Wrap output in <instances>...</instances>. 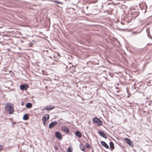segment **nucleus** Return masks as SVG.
Masks as SVG:
<instances>
[{
    "label": "nucleus",
    "mask_w": 152,
    "mask_h": 152,
    "mask_svg": "<svg viewBox=\"0 0 152 152\" xmlns=\"http://www.w3.org/2000/svg\"><path fill=\"white\" fill-rule=\"evenodd\" d=\"M5 107L6 110L8 111L10 114H12L14 113V107L13 104L10 103L6 104Z\"/></svg>",
    "instance_id": "nucleus-1"
},
{
    "label": "nucleus",
    "mask_w": 152,
    "mask_h": 152,
    "mask_svg": "<svg viewBox=\"0 0 152 152\" xmlns=\"http://www.w3.org/2000/svg\"><path fill=\"white\" fill-rule=\"evenodd\" d=\"M93 122L97 123L98 125H101L102 124V121L98 118L94 117L93 119Z\"/></svg>",
    "instance_id": "nucleus-2"
},
{
    "label": "nucleus",
    "mask_w": 152,
    "mask_h": 152,
    "mask_svg": "<svg viewBox=\"0 0 152 152\" xmlns=\"http://www.w3.org/2000/svg\"><path fill=\"white\" fill-rule=\"evenodd\" d=\"M124 140L131 147L134 146V144L132 143V141L130 140L129 138H124Z\"/></svg>",
    "instance_id": "nucleus-3"
},
{
    "label": "nucleus",
    "mask_w": 152,
    "mask_h": 152,
    "mask_svg": "<svg viewBox=\"0 0 152 152\" xmlns=\"http://www.w3.org/2000/svg\"><path fill=\"white\" fill-rule=\"evenodd\" d=\"M55 136L56 138L59 140H61L62 139V135L60 132H56L55 133Z\"/></svg>",
    "instance_id": "nucleus-4"
},
{
    "label": "nucleus",
    "mask_w": 152,
    "mask_h": 152,
    "mask_svg": "<svg viewBox=\"0 0 152 152\" xmlns=\"http://www.w3.org/2000/svg\"><path fill=\"white\" fill-rule=\"evenodd\" d=\"M57 124V121H53L51 122V123H50L49 124V127L50 128H53V127L56 125Z\"/></svg>",
    "instance_id": "nucleus-5"
},
{
    "label": "nucleus",
    "mask_w": 152,
    "mask_h": 152,
    "mask_svg": "<svg viewBox=\"0 0 152 152\" xmlns=\"http://www.w3.org/2000/svg\"><path fill=\"white\" fill-rule=\"evenodd\" d=\"M47 115L48 116V117L47 118L45 116L43 117V118H42V121H43V124L45 126L46 125V121L47 119H48L49 118V115L48 114Z\"/></svg>",
    "instance_id": "nucleus-6"
},
{
    "label": "nucleus",
    "mask_w": 152,
    "mask_h": 152,
    "mask_svg": "<svg viewBox=\"0 0 152 152\" xmlns=\"http://www.w3.org/2000/svg\"><path fill=\"white\" fill-rule=\"evenodd\" d=\"M28 86L27 85H22L20 86V88L22 90H26L27 89Z\"/></svg>",
    "instance_id": "nucleus-7"
},
{
    "label": "nucleus",
    "mask_w": 152,
    "mask_h": 152,
    "mask_svg": "<svg viewBox=\"0 0 152 152\" xmlns=\"http://www.w3.org/2000/svg\"><path fill=\"white\" fill-rule=\"evenodd\" d=\"M98 132L99 135L102 137H103L107 138V135L104 133V132H102V131H99Z\"/></svg>",
    "instance_id": "nucleus-8"
},
{
    "label": "nucleus",
    "mask_w": 152,
    "mask_h": 152,
    "mask_svg": "<svg viewBox=\"0 0 152 152\" xmlns=\"http://www.w3.org/2000/svg\"><path fill=\"white\" fill-rule=\"evenodd\" d=\"M61 129L62 130L65 131L67 133L69 132V129L68 128L66 127L65 126H62Z\"/></svg>",
    "instance_id": "nucleus-9"
},
{
    "label": "nucleus",
    "mask_w": 152,
    "mask_h": 152,
    "mask_svg": "<svg viewBox=\"0 0 152 152\" xmlns=\"http://www.w3.org/2000/svg\"><path fill=\"white\" fill-rule=\"evenodd\" d=\"M101 144L103 145L104 147H105V148H109V146L104 141H101Z\"/></svg>",
    "instance_id": "nucleus-10"
},
{
    "label": "nucleus",
    "mask_w": 152,
    "mask_h": 152,
    "mask_svg": "<svg viewBox=\"0 0 152 152\" xmlns=\"http://www.w3.org/2000/svg\"><path fill=\"white\" fill-rule=\"evenodd\" d=\"M54 107V106L49 105L46 107L45 109L47 110H53Z\"/></svg>",
    "instance_id": "nucleus-11"
},
{
    "label": "nucleus",
    "mask_w": 152,
    "mask_h": 152,
    "mask_svg": "<svg viewBox=\"0 0 152 152\" xmlns=\"http://www.w3.org/2000/svg\"><path fill=\"white\" fill-rule=\"evenodd\" d=\"M75 134L78 137H81L82 136L81 134L78 131H76Z\"/></svg>",
    "instance_id": "nucleus-12"
},
{
    "label": "nucleus",
    "mask_w": 152,
    "mask_h": 152,
    "mask_svg": "<svg viewBox=\"0 0 152 152\" xmlns=\"http://www.w3.org/2000/svg\"><path fill=\"white\" fill-rule=\"evenodd\" d=\"M32 106V104L31 103H27L26 104V107L28 108H30Z\"/></svg>",
    "instance_id": "nucleus-13"
},
{
    "label": "nucleus",
    "mask_w": 152,
    "mask_h": 152,
    "mask_svg": "<svg viewBox=\"0 0 152 152\" xmlns=\"http://www.w3.org/2000/svg\"><path fill=\"white\" fill-rule=\"evenodd\" d=\"M28 114H25L23 117V119L24 120H27V119H28Z\"/></svg>",
    "instance_id": "nucleus-14"
},
{
    "label": "nucleus",
    "mask_w": 152,
    "mask_h": 152,
    "mask_svg": "<svg viewBox=\"0 0 152 152\" xmlns=\"http://www.w3.org/2000/svg\"><path fill=\"white\" fill-rule=\"evenodd\" d=\"M80 149H81L82 151H84L85 149V148L84 145L83 144H80Z\"/></svg>",
    "instance_id": "nucleus-15"
},
{
    "label": "nucleus",
    "mask_w": 152,
    "mask_h": 152,
    "mask_svg": "<svg viewBox=\"0 0 152 152\" xmlns=\"http://www.w3.org/2000/svg\"><path fill=\"white\" fill-rule=\"evenodd\" d=\"M53 2L56 3H58V4H63V2H60V1H57V0H54L53 1Z\"/></svg>",
    "instance_id": "nucleus-16"
},
{
    "label": "nucleus",
    "mask_w": 152,
    "mask_h": 152,
    "mask_svg": "<svg viewBox=\"0 0 152 152\" xmlns=\"http://www.w3.org/2000/svg\"><path fill=\"white\" fill-rule=\"evenodd\" d=\"M110 147L111 148H114V144L113 142H110Z\"/></svg>",
    "instance_id": "nucleus-17"
},
{
    "label": "nucleus",
    "mask_w": 152,
    "mask_h": 152,
    "mask_svg": "<svg viewBox=\"0 0 152 152\" xmlns=\"http://www.w3.org/2000/svg\"><path fill=\"white\" fill-rule=\"evenodd\" d=\"M85 146L86 148H90V147H91V146H90V144H88V143H87L86 144Z\"/></svg>",
    "instance_id": "nucleus-18"
},
{
    "label": "nucleus",
    "mask_w": 152,
    "mask_h": 152,
    "mask_svg": "<svg viewBox=\"0 0 152 152\" xmlns=\"http://www.w3.org/2000/svg\"><path fill=\"white\" fill-rule=\"evenodd\" d=\"M67 151L68 152H72L71 148H68L67 150Z\"/></svg>",
    "instance_id": "nucleus-19"
},
{
    "label": "nucleus",
    "mask_w": 152,
    "mask_h": 152,
    "mask_svg": "<svg viewBox=\"0 0 152 152\" xmlns=\"http://www.w3.org/2000/svg\"><path fill=\"white\" fill-rule=\"evenodd\" d=\"M54 148L55 149H56V150H58V147L57 145H54Z\"/></svg>",
    "instance_id": "nucleus-20"
},
{
    "label": "nucleus",
    "mask_w": 152,
    "mask_h": 152,
    "mask_svg": "<svg viewBox=\"0 0 152 152\" xmlns=\"http://www.w3.org/2000/svg\"><path fill=\"white\" fill-rule=\"evenodd\" d=\"M2 148H3L2 145H0V151H1V150H2Z\"/></svg>",
    "instance_id": "nucleus-21"
},
{
    "label": "nucleus",
    "mask_w": 152,
    "mask_h": 152,
    "mask_svg": "<svg viewBox=\"0 0 152 152\" xmlns=\"http://www.w3.org/2000/svg\"><path fill=\"white\" fill-rule=\"evenodd\" d=\"M98 0H95L94 1H93V3H96L98 1Z\"/></svg>",
    "instance_id": "nucleus-22"
},
{
    "label": "nucleus",
    "mask_w": 152,
    "mask_h": 152,
    "mask_svg": "<svg viewBox=\"0 0 152 152\" xmlns=\"http://www.w3.org/2000/svg\"><path fill=\"white\" fill-rule=\"evenodd\" d=\"M8 50H9H9H10L9 49H8Z\"/></svg>",
    "instance_id": "nucleus-23"
}]
</instances>
